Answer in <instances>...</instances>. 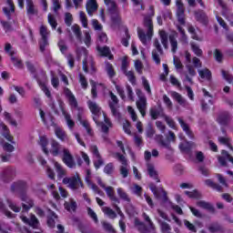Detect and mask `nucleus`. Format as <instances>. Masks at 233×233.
Instances as JSON below:
<instances>
[{
	"label": "nucleus",
	"mask_w": 233,
	"mask_h": 233,
	"mask_svg": "<svg viewBox=\"0 0 233 233\" xmlns=\"http://www.w3.org/2000/svg\"><path fill=\"white\" fill-rule=\"evenodd\" d=\"M195 17L198 23H201L202 25H208V16H207L205 12L201 10L196 11Z\"/></svg>",
	"instance_id": "24"
},
{
	"label": "nucleus",
	"mask_w": 233,
	"mask_h": 233,
	"mask_svg": "<svg viewBox=\"0 0 233 233\" xmlns=\"http://www.w3.org/2000/svg\"><path fill=\"white\" fill-rule=\"evenodd\" d=\"M111 101L109 102V108L112 112V115L114 117H119V111H117V105H119V99H117V96L114 95V93H109Z\"/></svg>",
	"instance_id": "12"
},
{
	"label": "nucleus",
	"mask_w": 233,
	"mask_h": 233,
	"mask_svg": "<svg viewBox=\"0 0 233 233\" xmlns=\"http://www.w3.org/2000/svg\"><path fill=\"white\" fill-rule=\"evenodd\" d=\"M21 201H24L22 204L23 210L22 212H28L30 208H34V199L30 198L29 196L25 193L20 197Z\"/></svg>",
	"instance_id": "14"
},
{
	"label": "nucleus",
	"mask_w": 233,
	"mask_h": 233,
	"mask_svg": "<svg viewBox=\"0 0 233 233\" xmlns=\"http://www.w3.org/2000/svg\"><path fill=\"white\" fill-rule=\"evenodd\" d=\"M40 117L43 121V123L46 127H54V116L51 115H48L46 117L45 116V111L43 109H39Z\"/></svg>",
	"instance_id": "23"
},
{
	"label": "nucleus",
	"mask_w": 233,
	"mask_h": 233,
	"mask_svg": "<svg viewBox=\"0 0 233 233\" xmlns=\"http://www.w3.org/2000/svg\"><path fill=\"white\" fill-rule=\"evenodd\" d=\"M218 142L220 145H226L228 148L233 150L232 144H230V138L228 137H218Z\"/></svg>",
	"instance_id": "51"
},
{
	"label": "nucleus",
	"mask_w": 233,
	"mask_h": 233,
	"mask_svg": "<svg viewBox=\"0 0 233 233\" xmlns=\"http://www.w3.org/2000/svg\"><path fill=\"white\" fill-rule=\"evenodd\" d=\"M104 190H106L107 198H109L110 201L113 203H120L119 198L116 197V191L111 186L104 187Z\"/></svg>",
	"instance_id": "22"
},
{
	"label": "nucleus",
	"mask_w": 233,
	"mask_h": 233,
	"mask_svg": "<svg viewBox=\"0 0 233 233\" xmlns=\"http://www.w3.org/2000/svg\"><path fill=\"white\" fill-rule=\"evenodd\" d=\"M15 177V168L7 167L4 170L2 175V180L4 183H10V181H14Z\"/></svg>",
	"instance_id": "13"
},
{
	"label": "nucleus",
	"mask_w": 233,
	"mask_h": 233,
	"mask_svg": "<svg viewBox=\"0 0 233 233\" xmlns=\"http://www.w3.org/2000/svg\"><path fill=\"white\" fill-rule=\"evenodd\" d=\"M39 145L42 147L43 152L48 156V148L46 147H48V139H46L45 137H41Z\"/></svg>",
	"instance_id": "56"
},
{
	"label": "nucleus",
	"mask_w": 233,
	"mask_h": 233,
	"mask_svg": "<svg viewBox=\"0 0 233 233\" xmlns=\"http://www.w3.org/2000/svg\"><path fill=\"white\" fill-rule=\"evenodd\" d=\"M217 122L218 125H221L222 127H227V125L230 123V114L227 111H222L218 113Z\"/></svg>",
	"instance_id": "15"
},
{
	"label": "nucleus",
	"mask_w": 233,
	"mask_h": 233,
	"mask_svg": "<svg viewBox=\"0 0 233 233\" xmlns=\"http://www.w3.org/2000/svg\"><path fill=\"white\" fill-rule=\"evenodd\" d=\"M117 195L119 196L120 199H123V201H126L127 203H130V197H128V194L123 190V188L118 187L117 188Z\"/></svg>",
	"instance_id": "48"
},
{
	"label": "nucleus",
	"mask_w": 233,
	"mask_h": 233,
	"mask_svg": "<svg viewBox=\"0 0 233 233\" xmlns=\"http://www.w3.org/2000/svg\"><path fill=\"white\" fill-rule=\"evenodd\" d=\"M106 6L111 15V22L113 25H119L121 23V15H119V8L115 0H104Z\"/></svg>",
	"instance_id": "3"
},
{
	"label": "nucleus",
	"mask_w": 233,
	"mask_h": 233,
	"mask_svg": "<svg viewBox=\"0 0 233 233\" xmlns=\"http://www.w3.org/2000/svg\"><path fill=\"white\" fill-rule=\"evenodd\" d=\"M36 81L41 90L46 96V97H48V99H52V93L50 92V89H48V86H46V81H42L41 79H37Z\"/></svg>",
	"instance_id": "29"
},
{
	"label": "nucleus",
	"mask_w": 233,
	"mask_h": 233,
	"mask_svg": "<svg viewBox=\"0 0 233 233\" xmlns=\"http://www.w3.org/2000/svg\"><path fill=\"white\" fill-rule=\"evenodd\" d=\"M87 106L89 108V110L91 111V113L94 115V117H99V116H101V106H99V105H97V103L89 100L87 101Z\"/></svg>",
	"instance_id": "18"
},
{
	"label": "nucleus",
	"mask_w": 233,
	"mask_h": 233,
	"mask_svg": "<svg viewBox=\"0 0 233 233\" xmlns=\"http://www.w3.org/2000/svg\"><path fill=\"white\" fill-rule=\"evenodd\" d=\"M154 46L155 49L152 50V57L153 61H155L156 65H161V58L160 56H163V47H161V44L159 43V39L156 38L154 40Z\"/></svg>",
	"instance_id": "8"
},
{
	"label": "nucleus",
	"mask_w": 233,
	"mask_h": 233,
	"mask_svg": "<svg viewBox=\"0 0 233 233\" xmlns=\"http://www.w3.org/2000/svg\"><path fill=\"white\" fill-rule=\"evenodd\" d=\"M48 38H41V40L39 41V48L42 54H45V52H46V47L48 46Z\"/></svg>",
	"instance_id": "54"
},
{
	"label": "nucleus",
	"mask_w": 233,
	"mask_h": 233,
	"mask_svg": "<svg viewBox=\"0 0 233 233\" xmlns=\"http://www.w3.org/2000/svg\"><path fill=\"white\" fill-rule=\"evenodd\" d=\"M97 51L99 52V54L101 56H103L104 57H108V59H114V56L110 53V47L108 46H97L96 47Z\"/></svg>",
	"instance_id": "33"
},
{
	"label": "nucleus",
	"mask_w": 233,
	"mask_h": 233,
	"mask_svg": "<svg viewBox=\"0 0 233 233\" xmlns=\"http://www.w3.org/2000/svg\"><path fill=\"white\" fill-rule=\"evenodd\" d=\"M177 19L179 25H185L187 23L185 18V5L183 4H177Z\"/></svg>",
	"instance_id": "16"
},
{
	"label": "nucleus",
	"mask_w": 233,
	"mask_h": 233,
	"mask_svg": "<svg viewBox=\"0 0 233 233\" xmlns=\"http://www.w3.org/2000/svg\"><path fill=\"white\" fill-rule=\"evenodd\" d=\"M206 185L208 187H211V188H214V190H218V192H222V190H223V187L219 184L215 183L211 179H207Z\"/></svg>",
	"instance_id": "47"
},
{
	"label": "nucleus",
	"mask_w": 233,
	"mask_h": 233,
	"mask_svg": "<svg viewBox=\"0 0 233 233\" xmlns=\"http://www.w3.org/2000/svg\"><path fill=\"white\" fill-rule=\"evenodd\" d=\"M141 79L144 89L149 96H152V89H150V84L148 83V80L145 76H142Z\"/></svg>",
	"instance_id": "59"
},
{
	"label": "nucleus",
	"mask_w": 233,
	"mask_h": 233,
	"mask_svg": "<svg viewBox=\"0 0 233 233\" xmlns=\"http://www.w3.org/2000/svg\"><path fill=\"white\" fill-rule=\"evenodd\" d=\"M56 219H57V215L49 209L47 216V227H49V228H54L56 227Z\"/></svg>",
	"instance_id": "28"
},
{
	"label": "nucleus",
	"mask_w": 233,
	"mask_h": 233,
	"mask_svg": "<svg viewBox=\"0 0 233 233\" xmlns=\"http://www.w3.org/2000/svg\"><path fill=\"white\" fill-rule=\"evenodd\" d=\"M177 28L181 35L180 42L187 45V43H188V38L187 37V34H185V29L181 27V25H177Z\"/></svg>",
	"instance_id": "49"
},
{
	"label": "nucleus",
	"mask_w": 233,
	"mask_h": 233,
	"mask_svg": "<svg viewBox=\"0 0 233 233\" xmlns=\"http://www.w3.org/2000/svg\"><path fill=\"white\" fill-rule=\"evenodd\" d=\"M62 114L66 119V123L69 128V130H74V127H76V122L72 119V116L68 114L66 111L63 110Z\"/></svg>",
	"instance_id": "31"
},
{
	"label": "nucleus",
	"mask_w": 233,
	"mask_h": 233,
	"mask_svg": "<svg viewBox=\"0 0 233 233\" xmlns=\"http://www.w3.org/2000/svg\"><path fill=\"white\" fill-rule=\"evenodd\" d=\"M198 73L201 79H207V81L212 80V72H210L208 68L198 69Z\"/></svg>",
	"instance_id": "34"
},
{
	"label": "nucleus",
	"mask_w": 233,
	"mask_h": 233,
	"mask_svg": "<svg viewBox=\"0 0 233 233\" xmlns=\"http://www.w3.org/2000/svg\"><path fill=\"white\" fill-rule=\"evenodd\" d=\"M64 94L71 106L72 112L77 117V120L81 121L85 119V108L78 106L77 99L76 98V96H74V93H72L68 87H65Z\"/></svg>",
	"instance_id": "2"
},
{
	"label": "nucleus",
	"mask_w": 233,
	"mask_h": 233,
	"mask_svg": "<svg viewBox=\"0 0 233 233\" xmlns=\"http://www.w3.org/2000/svg\"><path fill=\"white\" fill-rule=\"evenodd\" d=\"M184 225H185L186 228H187V230H189V232H192V233L198 232V228L196 227V225L192 224L190 221L185 219Z\"/></svg>",
	"instance_id": "57"
},
{
	"label": "nucleus",
	"mask_w": 233,
	"mask_h": 233,
	"mask_svg": "<svg viewBox=\"0 0 233 233\" xmlns=\"http://www.w3.org/2000/svg\"><path fill=\"white\" fill-rule=\"evenodd\" d=\"M39 32L41 38L48 39V35H50V31L48 30V27L46 25H41Z\"/></svg>",
	"instance_id": "61"
},
{
	"label": "nucleus",
	"mask_w": 233,
	"mask_h": 233,
	"mask_svg": "<svg viewBox=\"0 0 233 233\" xmlns=\"http://www.w3.org/2000/svg\"><path fill=\"white\" fill-rule=\"evenodd\" d=\"M169 43L171 45V52L176 54L177 52V39L176 38V35H169Z\"/></svg>",
	"instance_id": "44"
},
{
	"label": "nucleus",
	"mask_w": 233,
	"mask_h": 233,
	"mask_svg": "<svg viewBox=\"0 0 233 233\" xmlns=\"http://www.w3.org/2000/svg\"><path fill=\"white\" fill-rule=\"evenodd\" d=\"M93 121H95V123L98 126L101 127V130L104 134H108V130L109 128H112V127H108V125L103 123V122H99V120L97 119V117L93 116Z\"/></svg>",
	"instance_id": "43"
},
{
	"label": "nucleus",
	"mask_w": 233,
	"mask_h": 233,
	"mask_svg": "<svg viewBox=\"0 0 233 233\" xmlns=\"http://www.w3.org/2000/svg\"><path fill=\"white\" fill-rule=\"evenodd\" d=\"M155 141H157L161 145V147H164V148H167V150H172L170 142L165 141L163 135H156Z\"/></svg>",
	"instance_id": "32"
},
{
	"label": "nucleus",
	"mask_w": 233,
	"mask_h": 233,
	"mask_svg": "<svg viewBox=\"0 0 233 233\" xmlns=\"http://www.w3.org/2000/svg\"><path fill=\"white\" fill-rule=\"evenodd\" d=\"M10 189L13 194H16L18 198H22L28 190V184L25 180H16L12 183Z\"/></svg>",
	"instance_id": "4"
},
{
	"label": "nucleus",
	"mask_w": 233,
	"mask_h": 233,
	"mask_svg": "<svg viewBox=\"0 0 233 233\" xmlns=\"http://www.w3.org/2000/svg\"><path fill=\"white\" fill-rule=\"evenodd\" d=\"M6 203L8 205L9 208H11V210H13V212H21V207H17V205H15V203H14V201H12V199L7 198Z\"/></svg>",
	"instance_id": "62"
},
{
	"label": "nucleus",
	"mask_w": 233,
	"mask_h": 233,
	"mask_svg": "<svg viewBox=\"0 0 233 233\" xmlns=\"http://www.w3.org/2000/svg\"><path fill=\"white\" fill-rule=\"evenodd\" d=\"M156 15L154 11V6L149 7V13L144 15V26L147 28V34L141 28H137V35L143 45H147V37L150 41L152 35H154V24L152 22V17Z\"/></svg>",
	"instance_id": "1"
},
{
	"label": "nucleus",
	"mask_w": 233,
	"mask_h": 233,
	"mask_svg": "<svg viewBox=\"0 0 233 233\" xmlns=\"http://www.w3.org/2000/svg\"><path fill=\"white\" fill-rule=\"evenodd\" d=\"M177 121L182 130L189 137V139H194V132L190 130V126H188V124H187V122H185L182 117H177Z\"/></svg>",
	"instance_id": "19"
},
{
	"label": "nucleus",
	"mask_w": 233,
	"mask_h": 233,
	"mask_svg": "<svg viewBox=\"0 0 233 233\" xmlns=\"http://www.w3.org/2000/svg\"><path fill=\"white\" fill-rule=\"evenodd\" d=\"M55 170L57 174L58 179H63V177L66 176V169H65V167H63L58 162H55Z\"/></svg>",
	"instance_id": "30"
},
{
	"label": "nucleus",
	"mask_w": 233,
	"mask_h": 233,
	"mask_svg": "<svg viewBox=\"0 0 233 233\" xmlns=\"http://www.w3.org/2000/svg\"><path fill=\"white\" fill-rule=\"evenodd\" d=\"M20 218L25 225L31 227V228L39 229V227H41L39 219L34 214H31L29 218L25 217V215H21Z\"/></svg>",
	"instance_id": "10"
},
{
	"label": "nucleus",
	"mask_w": 233,
	"mask_h": 233,
	"mask_svg": "<svg viewBox=\"0 0 233 233\" xmlns=\"http://www.w3.org/2000/svg\"><path fill=\"white\" fill-rule=\"evenodd\" d=\"M114 170H116L114 163L110 162L105 166L104 174H106L107 176H112V174H114Z\"/></svg>",
	"instance_id": "53"
},
{
	"label": "nucleus",
	"mask_w": 233,
	"mask_h": 233,
	"mask_svg": "<svg viewBox=\"0 0 233 233\" xmlns=\"http://www.w3.org/2000/svg\"><path fill=\"white\" fill-rule=\"evenodd\" d=\"M115 157L121 163L119 167V172L122 177L125 179L128 177V170H130V166H128V160L125 156L121 155L120 153H116Z\"/></svg>",
	"instance_id": "6"
},
{
	"label": "nucleus",
	"mask_w": 233,
	"mask_h": 233,
	"mask_svg": "<svg viewBox=\"0 0 233 233\" xmlns=\"http://www.w3.org/2000/svg\"><path fill=\"white\" fill-rule=\"evenodd\" d=\"M124 75L127 77L131 85L136 86V76L134 75V71H126Z\"/></svg>",
	"instance_id": "63"
},
{
	"label": "nucleus",
	"mask_w": 233,
	"mask_h": 233,
	"mask_svg": "<svg viewBox=\"0 0 233 233\" xmlns=\"http://www.w3.org/2000/svg\"><path fill=\"white\" fill-rule=\"evenodd\" d=\"M25 8L28 17H32L33 15H37V14H39V11L37 10V8H35L33 0H25Z\"/></svg>",
	"instance_id": "20"
},
{
	"label": "nucleus",
	"mask_w": 233,
	"mask_h": 233,
	"mask_svg": "<svg viewBox=\"0 0 233 233\" xmlns=\"http://www.w3.org/2000/svg\"><path fill=\"white\" fill-rule=\"evenodd\" d=\"M55 134L60 141H68V136L66 135V132L63 130L61 127H56Z\"/></svg>",
	"instance_id": "35"
},
{
	"label": "nucleus",
	"mask_w": 233,
	"mask_h": 233,
	"mask_svg": "<svg viewBox=\"0 0 233 233\" xmlns=\"http://www.w3.org/2000/svg\"><path fill=\"white\" fill-rule=\"evenodd\" d=\"M149 188L156 198H159V196H161V193L163 194L164 198H167V191L163 188H157L156 184L150 183Z\"/></svg>",
	"instance_id": "25"
},
{
	"label": "nucleus",
	"mask_w": 233,
	"mask_h": 233,
	"mask_svg": "<svg viewBox=\"0 0 233 233\" xmlns=\"http://www.w3.org/2000/svg\"><path fill=\"white\" fill-rule=\"evenodd\" d=\"M64 207L67 212H76L77 210V202L74 198H69L68 201L64 203Z\"/></svg>",
	"instance_id": "26"
},
{
	"label": "nucleus",
	"mask_w": 233,
	"mask_h": 233,
	"mask_svg": "<svg viewBox=\"0 0 233 233\" xmlns=\"http://www.w3.org/2000/svg\"><path fill=\"white\" fill-rule=\"evenodd\" d=\"M7 5L9 7H4L3 12L7 15V19H10V14L15 12V9L12 0H7Z\"/></svg>",
	"instance_id": "38"
},
{
	"label": "nucleus",
	"mask_w": 233,
	"mask_h": 233,
	"mask_svg": "<svg viewBox=\"0 0 233 233\" xmlns=\"http://www.w3.org/2000/svg\"><path fill=\"white\" fill-rule=\"evenodd\" d=\"M158 223L160 225L161 232L163 233H170V230H172V228L170 227V224L158 220Z\"/></svg>",
	"instance_id": "52"
},
{
	"label": "nucleus",
	"mask_w": 233,
	"mask_h": 233,
	"mask_svg": "<svg viewBox=\"0 0 233 233\" xmlns=\"http://www.w3.org/2000/svg\"><path fill=\"white\" fill-rule=\"evenodd\" d=\"M190 46L195 56H198V57H201V56H203V50H201V48H199V46H198L196 43L191 42Z\"/></svg>",
	"instance_id": "46"
},
{
	"label": "nucleus",
	"mask_w": 233,
	"mask_h": 233,
	"mask_svg": "<svg viewBox=\"0 0 233 233\" xmlns=\"http://www.w3.org/2000/svg\"><path fill=\"white\" fill-rule=\"evenodd\" d=\"M208 229L210 233L224 232L223 226L219 225L218 222L210 224Z\"/></svg>",
	"instance_id": "40"
},
{
	"label": "nucleus",
	"mask_w": 233,
	"mask_h": 233,
	"mask_svg": "<svg viewBox=\"0 0 233 233\" xmlns=\"http://www.w3.org/2000/svg\"><path fill=\"white\" fill-rule=\"evenodd\" d=\"M62 161L68 168H76V160H74V156L68 148H63Z\"/></svg>",
	"instance_id": "11"
},
{
	"label": "nucleus",
	"mask_w": 233,
	"mask_h": 233,
	"mask_svg": "<svg viewBox=\"0 0 233 233\" xmlns=\"http://www.w3.org/2000/svg\"><path fill=\"white\" fill-rule=\"evenodd\" d=\"M63 148L66 147H62L59 142H57L56 140H51L50 153L52 154V156L56 157V156L63 154Z\"/></svg>",
	"instance_id": "17"
},
{
	"label": "nucleus",
	"mask_w": 233,
	"mask_h": 233,
	"mask_svg": "<svg viewBox=\"0 0 233 233\" xmlns=\"http://www.w3.org/2000/svg\"><path fill=\"white\" fill-rule=\"evenodd\" d=\"M47 21L50 26H52L53 30H56V28H57V20H56V17L52 14L48 15Z\"/></svg>",
	"instance_id": "64"
},
{
	"label": "nucleus",
	"mask_w": 233,
	"mask_h": 233,
	"mask_svg": "<svg viewBox=\"0 0 233 233\" xmlns=\"http://www.w3.org/2000/svg\"><path fill=\"white\" fill-rule=\"evenodd\" d=\"M159 36L161 44L163 45L164 48L167 50L168 49V34L166 31L162 30L159 31Z\"/></svg>",
	"instance_id": "39"
},
{
	"label": "nucleus",
	"mask_w": 233,
	"mask_h": 233,
	"mask_svg": "<svg viewBox=\"0 0 233 233\" xmlns=\"http://www.w3.org/2000/svg\"><path fill=\"white\" fill-rule=\"evenodd\" d=\"M147 174L157 181V183H159V177H157V171H156V167H154V165L148 164L147 165Z\"/></svg>",
	"instance_id": "36"
},
{
	"label": "nucleus",
	"mask_w": 233,
	"mask_h": 233,
	"mask_svg": "<svg viewBox=\"0 0 233 233\" xmlns=\"http://www.w3.org/2000/svg\"><path fill=\"white\" fill-rule=\"evenodd\" d=\"M96 159L93 161L94 167L96 170H99L103 165H105V160L103 159V157H96Z\"/></svg>",
	"instance_id": "55"
},
{
	"label": "nucleus",
	"mask_w": 233,
	"mask_h": 233,
	"mask_svg": "<svg viewBox=\"0 0 233 233\" xmlns=\"http://www.w3.org/2000/svg\"><path fill=\"white\" fill-rule=\"evenodd\" d=\"M221 75H222V77L225 79V81L229 83V85L233 83V76L232 74H229L228 71L222 69Z\"/></svg>",
	"instance_id": "60"
},
{
	"label": "nucleus",
	"mask_w": 233,
	"mask_h": 233,
	"mask_svg": "<svg viewBox=\"0 0 233 233\" xmlns=\"http://www.w3.org/2000/svg\"><path fill=\"white\" fill-rule=\"evenodd\" d=\"M171 97L176 99L178 105H187V100H185V98H183V96L176 91L171 93Z\"/></svg>",
	"instance_id": "45"
},
{
	"label": "nucleus",
	"mask_w": 233,
	"mask_h": 233,
	"mask_svg": "<svg viewBox=\"0 0 233 233\" xmlns=\"http://www.w3.org/2000/svg\"><path fill=\"white\" fill-rule=\"evenodd\" d=\"M102 211L104 212V214H106V216H107L110 219H116V218H117V214L116 213V211H114L112 208H108V207H104L102 208Z\"/></svg>",
	"instance_id": "42"
},
{
	"label": "nucleus",
	"mask_w": 233,
	"mask_h": 233,
	"mask_svg": "<svg viewBox=\"0 0 233 233\" xmlns=\"http://www.w3.org/2000/svg\"><path fill=\"white\" fill-rule=\"evenodd\" d=\"M71 30L75 34L76 39H78V41H81V37H82L81 27H79V25H72Z\"/></svg>",
	"instance_id": "58"
},
{
	"label": "nucleus",
	"mask_w": 233,
	"mask_h": 233,
	"mask_svg": "<svg viewBox=\"0 0 233 233\" xmlns=\"http://www.w3.org/2000/svg\"><path fill=\"white\" fill-rule=\"evenodd\" d=\"M106 71L110 79H112V77L116 76V71H114V66H112V64H110L109 62H106Z\"/></svg>",
	"instance_id": "50"
},
{
	"label": "nucleus",
	"mask_w": 233,
	"mask_h": 233,
	"mask_svg": "<svg viewBox=\"0 0 233 233\" xmlns=\"http://www.w3.org/2000/svg\"><path fill=\"white\" fill-rule=\"evenodd\" d=\"M63 184L68 185L71 190H77L80 187H83V182H81V178L79 177L73 176L71 177H64Z\"/></svg>",
	"instance_id": "9"
},
{
	"label": "nucleus",
	"mask_w": 233,
	"mask_h": 233,
	"mask_svg": "<svg viewBox=\"0 0 233 233\" xmlns=\"http://www.w3.org/2000/svg\"><path fill=\"white\" fill-rule=\"evenodd\" d=\"M97 1L96 0H87L86 8L88 15H94L95 12H97Z\"/></svg>",
	"instance_id": "21"
},
{
	"label": "nucleus",
	"mask_w": 233,
	"mask_h": 233,
	"mask_svg": "<svg viewBox=\"0 0 233 233\" xmlns=\"http://www.w3.org/2000/svg\"><path fill=\"white\" fill-rule=\"evenodd\" d=\"M136 93L138 97V100L137 101V107L142 117H145L147 116V96L140 89H137Z\"/></svg>",
	"instance_id": "5"
},
{
	"label": "nucleus",
	"mask_w": 233,
	"mask_h": 233,
	"mask_svg": "<svg viewBox=\"0 0 233 233\" xmlns=\"http://www.w3.org/2000/svg\"><path fill=\"white\" fill-rule=\"evenodd\" d=\"M215 3H218V5L222 8L221 14L227 21L230 24L231 26H233V13L230 8L227 5L225 1L223 0H214Z\"/></svg>",
	"instance_id": "7"
},
{
	"label": "nucleus",
	"mask_w": 233,
	"mask_h": 233,
	"mask_svg": "<svg viewBox=\"0 0 233 233\" xmlns=\"http://www.w3.org/2000/svg\"><path fill=\"white\" fill-rule=\"evenodd\" d=\"M197 207H199L200 208H204L205 210H208L212 214L216 212V209L214 208V206L212 204L205 201V200H199L197 202Z\"/></svg>",
	"instance_id": "27"
},
{
	"label": "nucleus",
	"mask_w": 233,
	"mask_h": 233,
	"mask_svg": "<svg viewBox=\"0 0 233 233\" xmlns=\"http://www.w3.org/2000/svg\"><path fill=\"white\" fill-rule=\"evenodd\" d=\"M1 127L4 130V132H3L4 137H5V139H7V141H10V143L15 144V142H14V137L10 136V130H8V127H6V125H5V124H1Z\"/></svg>",
	"instance_id": "41"
},
{
	"label": "nucleus",
	"mask_w": 233,
	"mask_h": 233,
	"mask_svg": "<svg viewBox=\"0 0 233 233\" xmlns=\"http://www.w3.org/2000/svg\"><path fill=\"white\" fill-rule=\"evenodd\" d=\"M151 119H157L161 114H163V109L161 107L154 106L149 110Z\"/></svg>",
	"instance_id": "37"
}]
</instances>
